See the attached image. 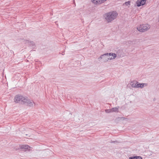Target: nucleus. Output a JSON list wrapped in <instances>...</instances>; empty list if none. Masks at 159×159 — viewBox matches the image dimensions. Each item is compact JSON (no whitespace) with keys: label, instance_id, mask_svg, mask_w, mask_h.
Instances as JSON below:
<instances>
[{"label":"nucleus","instance_id":"nucleus-14","mask_svg":"<svg viewBox=\"0 0 159 159\" xmlns=\"http://www.w3.org/2000/svg\"><path fill=\"white\" fill-rule=\"evenodd\" d=\"M129 159H142V158L140 156L133 157H129Z\"/></svg>","mask_w":159,"mask_h":159},{"label":"nucleus","instance_id":"nucleus-12","mask_svg":"<svg viewBox=\"0 0 159 159\" xmlns=\"http://www.w3.org/2000/svg\"><path fill=\"white\" fill-rule=\"evenodd\" d=\"M145 85V86H146L147 84L144 83H139L138 86L137 87V88H143Z\"/></svg>","mask_w":159,"mask_h":159},{"label":"nucleus","instance_id":"nucleus-1","mask_svg":"<svg viewBox=\"0 0 159 159\" xmlns=\"http://www.w3.org/2000/svg\"><path fill=\"white\" fill-rule=\"evenodd\" d=\"M14 102L16 103L20 102L21 104H25L30 107H33L34 102L32 101L21 95H16L14 98Z\"/></svg>","mask_w":159,"mask_h":159},{"label":"nucleus","instance_id":"nucleus-6","mask_svg":"<svg viewBox=\"0 0 159 159\" xmlns=\"http://www.w3.org/2000/svg\"><path fill=\"white\" fill-rule=\"evenodd\" d=\"M139 82L136 81H131L130 83V84L132 87L137 88Z\"/></svg>","mask_w":159,"mask_h":159},{"label":"nucleus","instance_id":"nucleus-9","mask_svg":"<svg viewBox=\"0 0 159 159\" xmlns=\"http://www.w3.org/2000/svg\"><path fill=\"white\" fill-rule=\"evenodd\" d=\"M20 148L21 149H28L30 148V146L27 145H22L20 146Z\"/></svg>","mask_w":159,"mask_h":159},{"label":"nucleus","instance_id":"nucleus-8","mask_svg":"<svg viewBox=\"0 0 159 159\" xmlns=\"http://www.w3.org/2000/svg\"><path fill=\"white\" fill-rule=\"evenodd\" d=\"M25 43H28L30 46H33L35 45V43L33 41H30L29 40H25Z\"/></svg>","mask_w":159,"mask_h":159},{"label":"nucleus","instance_id":"nucleus-17","mask_svg":"<svg viewBox=\"0 0 159 159\" xmlns=\"http://www.w3.org/2000/svg\"><path fill=\"white\" fill-rule=\"evenodd\" d=\"M105 112L107 113L112 112L111 111V109H106L105 110Z\"/></svg>","mask_w":159,"mask_h":159},{"label":"nucleus","instance_id":"nucleus-2","mask_svg":"<svg viewBox=\"0 0 159 159\" xmlns=\"http://www.w3.org/2000/svg\"><path fill=\"white\" fill-rule=\"evenodd\" d=\"M117 15L116 12L113 11L105 14L104 17L108 22H110L116 18Z\"/></svg>","mask_w":159,"mask_h":159},{"label":"nucleus","instance_id":"nucleus-13","mask_svg":"<svg viewBox=\"0 0 159 159\" xmlns=\"http://www.w3.org/2000/svg\"><path fill=\"white\" fill-rule=\"evenodd\" d=\"M119 107H113L111 108V111L112 112H118V109Z\"/></svg>","mask_w":159,"mask_h":159},{"label":"nucleus","instance_id":"nucleus-19","mask_svg":"<svg viewBox=\"0 0 159 159\" xmlns=\"http://www.w3.org/2000/svg\"><path fill=\"white\" fill-rule=\"evenodd\" d=\"M111 143H118V142L117 141H112L111 140V141L110 142Z\"/></svg>","mask_w":159,"mask_h":159},{"label":"nucleus","instance_id":"nucleus-5","mask_svg":"<svg viewBox=\"0 0 159 159\" xmlns=\"http://www.w3.org/2000/svg\"><path fill=\"white\" fill-rule=\"evenodd\" d=\"M106 55L108 56H109V57H110V56H112L111 57H110V60L115 59V58L117 56L116 54L112 53H106Z\"/></svg>","mask_w":159,"mask_h":159},{"label":"nucleus","instance_id":"nucleus-20","mask_svg":"<svg viewBox=\"0 0 159 159\" xmlns=\"http://www.w3.org/2000/svg\"><path fill=\"white\" fill-rule=\"evenodd\" d=\"M104 1H106L107 0H103Z\"/></svg>","mask_w":159,"mask_h":159},{"label":"nucleus","instance_id":"nucleus-16","mask_svg":"<svg viewBox=\"0 0 159 159\" xmlns=\"http://www.w3.org/2000/svg\"><path fill=\"white\" fill-rule=\"evenodd\" d=\"M124 4L127 6H130V1L126 2Z\"/></svg>","mask_w":159,"mask_h":159},{"label":"nucleus","instance_id":"nucleus-15","mask_svg":"<svg viewBox=\"0 0 159 159\" xmlns=\"http://www.w3.org/2000/svg\"><path fill=\"white\" fill-rule=\"evenodd\" d=\"M105 55H106V53L101 55L100 57L98 58V59L99 61H100L103 58V56H104Z\"/></svg>","mask_w":159,"mask_h":159},{"label":"nucleus","instance_id":"nucleus-11","mask_svg":"<svg viewBox=\"0 0 159 159\" xmlns=\"http://www.w3.org/2000/svg\"><path fill=\"white\" fill-rule=\"evenodd\" d=\"M102 58L104 62H106L108 61L109 60H110V57L109 56H108L107 55H105L103 56Z\"/></svg>","mask_w":159,"mask_h":159},{"label":"nucleus","instance_id":"nucleus-18","mask_svg":"<svg viewBox=\"0 0 159 159\" xmlns=\"http://www.w3.org/2000/svg\"><path fill=\"white\" fill-rule=\"evenodd\" d=\"M128 43L129 44H131L132 43V41H128Z\"/></svg>","mask_w":159,"mask_h":159},{"label":"nucleus","instance_id":"nucleus-10","mask_svg":"<svg viewBox=\"0 0 159 159\" xmlns=\"http://www.w3.org/2000/svg\"><path fill=\"white\" fill-rule=\"evenodd\" d=\"M117 57H120L123 56L122 51L120 50L116 52Z\"/></svg>","mask_w":159,"mask_h":159},{"label":"nucleus","instance_id":"nucleus-3","mask_svg":"<svg viewBox=\"0 0 159 159\" xmlns=\"http://www.w3.org/2000/svg\"><path fill=\"white\" fill-rule=\"evenodd\" d=\"M150 28V25L148 24H144L140 25L137 28L138 31L141 32H144L148 30Z\"/></svg>","mask_w":159,"mask_h":159},{"label":"nucleus","instance_id":"nucleus-7","mask_svg":"<svg viewBox=\"0 0 159 159\" xmlns=\"http://www.w3.org/2000/svg\"><path fill=\"white\" fill-rule=\"evenodd\" d=\"M92 2L95 4H99L105 1L103 0H92Z\"/></svg>","mask_w":159,"mask_h":159},{"label":"nucleus","instance_id":"nucleus-4","mask_svg":"<svg viewBox=\"0 0 159 159\" xmlns=\"http://www.w3.org/2000/svg\"><path fill=\"white\" fill-rule=\"evenodd\" d=\"M146 0H138L136 2V4L138 7H140L144 5L146 2Z\"/></svg>","mask_w":159,"mask_h":159}]
</instances>
